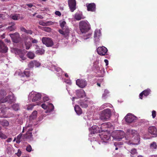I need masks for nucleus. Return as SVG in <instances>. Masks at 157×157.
I'll return each instance as SVG.
<instances>
[{
    "label": "nucleus",
    "mask_w": 157,
    "mask_h": 157,
    "mask_svg": "<svg viewBox=\"0 0 157 157\" xmlns=\"http://www.w3.org/2000/svg\"><path fill=\"white\" fill-rule=\"evenodd\" d=\"M42 41L43 43L47 47H51L54 44L52 39L47 37H43L42 38Z\"/></svg>",
    "instance_id": "6"
},
{
    "label": "nucleus",
    "mask_w": 157,
    "mask_h": 157,
    "mask_svg": "<svg viewBox=\"0 0 157 157\" xmlns=\"http://www.w3.org/2000/svg\"><path fill=\"white\" fill-rule=\"evenodd\" d=\"M35 105H27V109L28 110H32L33 108Z\"/></svg>",
    "instance_id": "50"
},
{
    "label": "nucleus",
    "mask_w": 157,
    "mask_h": 157,
    "mask_svg": "<svg viewBox=\"0 0 157 157\" xmlns=\"http://www.w3.org/2000/svg\"><path fill=\"white\" fill-rule=\"evenodd\" d=\"M124 118L126 122L128 124L134 122L137 119V118L136 116L130 113H128L125 116Z\"/></svg>",
    "instance_id": "5"
},
{
    "label": "nucleus",
    "mask_w": 157,
    "mask_h": 157,
    "mask_svg": "<svg viewBox=\"0 0 157 157\" xmlns=\"http://www.w3.org/2000/svg\"><path fill=\"white\" fill-rule=\"evenodd\" d=\"M55 14L59 16H61V13L59 11H56L55 12Z\"/></svg>",
    "instance_id": "59"
},
{
    "label": "nucleus",
    "mask_w": 157,
    "mask_h": 157,
    "mask_svg": "<svg viewBox=\"0 0 157 157\" xmlns=\"http://www.w3.org/2000/svg\"><path fill=\"white\" fill-rule=\"evenodd\" d=\"M37 113V112L36 111H34L30 116V118L31 119H34L36 117Z\"/></svg>",
    "instance_id": "34"
},
{
    "label": "nucleus",
    "mask_w": 157,
    "mask_h": 157,
    "mask_svg": "<svg viewBox=\"0 0 157 157\" xmlns=\"http://www.w3.org/2000/svg\"><path fill=\"white\" fill-rule=\"evenodd\" d=\"M101 35V33L100 32L98 31V30H95L94 32V38L95 39V40H96L97 39H98L99 37Z\"/></svg>",
    "instance_id": "31"
},
{
    "label": "nucleus",
    "mask_w": 157,
    "mask_h": 157,
    "mask_svg": "<svg viewBox=\"0 0 157 157\" xmlns=\"http://www.w3.org/2000/svg\"><path fill=\"white\" fill-rule=\"evenodd\" d=\"M22 136V134L20 133L17 137V140L16 141V142L17 144H19L21 141L20 140Z\"/></svg>",
    "instance_id": "43"
},
{
    "label": "nucleus",
    "mask_w": 157,
    "mask_h": 157,
    "mask_svg": "<svg viewBox=\"0 0 157 157\" xmlns=\"http://www.w3.org/2000/svg\"><path fill=\"white\" fill-rule=\"evenodd\" d=\"M15 100L14 97L13 95H8L5 98H2L0 99V105L1 103H3L6 102H8L10 103H11L13 102H14ZM0 106H1L0 105Z\"/></svg>",
    "instance_id": "7"
},
{
    "label": "nucleus",
    "mask_w": 157,
    "mask_h": 157,
    "mask_svg": "<svg viewBox=\"0 0 157 157\" xmlns=\"http://www.w3.org/2000/svg\"><path fill=\"white\" fill-rule=\"evenodd\" d=\"M21 31L27 34L32 35L33 32L32 31L30 30H27L25 28L23 27H21L20 29Z\"/></svg>",
    "instance_id": "24"
},
{
    "label": "nucleus",
    "mask_w": 157,
    "mask_h": 157,
    "mask_svg": "<svg viewBox=\"0 0 157 157\" xmlns=\"http://www.w3.org/2000/svg\"><path fill=\"white\" fill-rule=\"evenodd\" d=\"M86 6L88 11L95 12L96 11V5L94 3L86 4Z\"/></svg>",
    "instance_id": "15"
},
{
    "label": "nucleus",
    "mask_w": 157,
    "mask_h": 157,
    "mask_svg": "<svg viewBox=\"0 0 157 157\" xmlns=\"http://www.w3.org/2000/svg\"><path fill=\"white\" fill-rule=\"evenodd\" d=\"M112 113L110 109L107 108L101 112L99 118L101 120L104 121H106L110 117Z\"/></svg>",
    "instance_id": "2"
},
{
    "label": "nucleus",
    "mask_w": 157,
    "mask_h": 157,
    "mask_svg": "<svg viewBox=\"0 0 157 157\" xmlns=\"http://www.w3.org/2000/svg\"><path fill=\"white\" fill-rule=\"evenodd\" d=\"M109 105H110V104H109V103L104 104L101 106V108H102L104 109L105 108V107H107Z\"/></svg>",
    "instance_id": "55"
},
{
    "label": "nucleus",
    "mask_w": 157,
    "mask_h": 157,
    "mask_svg": "<svg viewBox=\"0 0 157 157\" xmlns=\"http://www.w3.org/2000/svg\"><path fill=\"white\" fill-rule=\"evenodd\" d=\"M156 112L155 110H153L152 112V118H155L156 116Z\"/></svg>",
    "instance_id": "54"
},
{
    "label": "nucleus",
    "mask_w": 157,
    "mask_h": 157,
    "mask_svg": "<svg viewBox=\"0 0 157 157\" xmlns=\"http://www.w3.org/2000/svg\"><path fill=\"white\" fill-rule=\"evenodd\" d=\"M10 17L14 20H18V17L16 14H11L10 15Z\"/></svg>",
    "instance_id": "40"
},
{
    "label": "nucleus",
    "mask_w": 157,
    "mask_h": 157,
    "mask_svg": "<svg viewBox=\"0 0 157 157\" xmlns=\"http://www.w3.org/2000/svg\"><path fill=\"white\" fill-rule=\"evenodd\" d=\"M39 28L45 31L48 32H51L52 30L51 28L48 27H42L40 26Z\"/></svg>",
    "instance_id": "35"
},
{
    "label": "nucleus",
    "mask_w": 157,
    "mask_h": 157,
    "mask_svg": "<svg viewBox=\"0 0 157 157\" xmlns=\"http://www.w3.org/2000/svg\"><path fill=\"white\" fill-rule=\"evenodd\" d=\"M151 90L150 89H147L143 91L139 95V97L141 99L143 98V96L144 95L145 96H147L150 94Z\"/></svg>",
    "instance_id": "16"
},
{
    "label": "nucleus",
    "mask_w": 157,
    "mask_h": 157,
    "mask_svg": "<svg viewBox=\"0 0 157 157\" xmlns=\"http://www.w3.org/2000/svg\"><path fill=\"white\" fill-rule=\"evenodd\" d=\"M75 18L77 21H79L82 19H84V17H83L82 14L76 13L75 14L74 16Z\"/></svg>",
    "instance_id": "23"
},
{
    "label": "nucleus",
    "mask_w": 157,
    "mask_h": 157,
    "mask_svg": "<svg viewBox=\"0 0 157 157\" xmlns=\"http://www.w3.org/2000/svg\"><path fill=\"white\" fill-rule=\"evenodd\" d=\"M94 67L97 71L99 70L100 68V67H99V66L98 65V63L96 62H95L94 63Z\"/></svg>",
    "instance_id": "47"
},
{
    "label": "nucleus",
    "mask_w": 157,
    "mask_h": 157,
    "mask_svg": "<svg viewBox=\"0 0 157 157\" xmlns=\"http://www.w3.org/2000/svg\"><path fill=\"white\" fill-rule=\"evenodd\" d=\"M10 36L14 42L17 43L19 42V35L18 33L10 34Z\"/></svg>",
    "instance_id": "14"
},
{
    "label": "nucleus",
    "mask_w": 157,
    "mask_h": 157,
    "mask_svg": "<svg viewBox=\"0 0 157 157\" xmlns=\"http://www.w3.org/2000/svg\"><path fill=\"white\" fill-rule=\"evenodd\" d=\"M8 50L6 45L2 40H0V52L5 53L7 52Z\"/></svg>",
    "instance_id": "11"
},
{
    "label": "nucleus",
    "mask_w": 157,
    "mask_h": 157,
    "mask_svg": "<svg viewBox=\"0 0 157 157\" xmlns=\"http://www.w3.org/2000/svg\"><path fill=\"white\" fill-rule=\"evenodd\" d=\"M131 154L134 155L137 153L136 149L135 148L132 149L130 151Z\"/></svg>",
    "instance_id": "48"
},
{
    "label": "nucleus",
    "mask_w": 157,
    "mask_h": 157,
    "mask_svg": "<svg viewBox=\"0 0 157 157\" xmlns=\"http://www.w3.org/2000/svg\"><path fill=\"white\" fill-rule=\"evenodd\" d=\"M113 125V123L112 124L111 123L109 122H105L102 124L101 128L103 126H105V128H112V127H114Z\"/></svg>",
    "instance_id": "21"
},
{
    "label": "nucleus",
    "mask_w": 157,
    "mask_h": 157,
    "mask_svg": "<svg viewBox=\"0 0 157 157\" xmlns=\"http://www.w3.org/2000/svg\"><path fill=\"white\" fill-rule=\"evenodd\" d=\"M34 60V65H35V66L36 67H38L40 66V63L36 61L35 60Z\"/></svg>",
    "instance_id": "52"
},
{
    "label": "nucleus",
    "mask_w": 157,
    "mask_h": 157,
    "mask_svg": "<svg viewBox=\"0 0 157 157\" xmlns=\"http://www.w3.org/2000/svg\"><path fill=\"white\" fill-rule=\"evenodd\" d=\"M113 138L118 140H120L124 136L125 133L122 130H116L113 133Z\"/></svg>",
    "instance_id": "4"
},
{
    "label": "nucleus",
    "mask_w": 157,
    "mask_h": 157,
    "mask_svg": "<svg viewBox=\"0 0 157 157\" xmlns=\"http://www.w3.org/2000/svg\"><path fill=\"white\" fill-rule=\"evenodd\" d=\"M30 71L28 69H25L23 73L21 75V80L24 82L28 81V78L30 75Z\"/></svg>",
    "instance_id": "8"
},
{
    "label": "nucleus",
    "mask_w": 157,
    "mask_h": 157,
    "mask_svg": "<svg viewBox=\"0 0 157 157\" xmlns=\"http://www.w3.org/2000/svg\"><path fill=\"white\" fill-rule=\"evenodd\" d=\"M41 97V95L40 94L37 93L35 95L32 99L33 102H35L40 100Z\"/></svg>",
    "instance_id": "22"
},
{
    "label": "nucleus",
    "mask_w": 157,
    "mask_h": 157,
    "mask_svg": "<svg viewBox=\"0 0 157 157\" xmlns=\"http://www.w3.org/2000/svg\"><path fill=\"white\" fill-rule=\"evenodd\" d=\"M109 91L106 90H105L104 91V92L102 95V97L104 98H105L108 95V94H109Z\"/></svg>",
    "instance_id": "44"
},
{
    "label": "nucleus",
    "mask_w": 157,
    "mask_h": 157,
    "mask_svg": "<svg viewBox=\"0 0 157 157\" xmlns=\"http://www.w3.org/2000/svg\"><path fill=\"white\" fill-rule=\"evenodd\" d=\"M156 128H148V132L151 134L156 135H157V130Z\"/></svg>",
    "instance_id": "25"
},
{
    "label": "nucleus",
    "mask_w": 157,
    "mask_h": 157,
    "mask_svg": "<svg viewBox=\"0 0 157 157\" xmlns=\"http://www.w3.org/2000/svg\"><path fill=\"white\" fill-rule=\"evenodd\" d=\"M85 93L82 89L77 90L76 91V95L79 98H82L85 96Z\"/></svg>",
    "instance_id": "19"
},
{
    "label": "nucleus",
    "mask_w": 157,
    "mask_h": 157,
    "mask_svg": "<svg viewBox=\"0 0 157 157\" xmlns=\"http://www.w3.org/2000/svg\"><path fill=\"white\" fill-rule=\"evenodd\" d=\"M48 99L49 98L48 97H45L43 98V100L44 101H48Z\"/></svg>",
    "instance_id": "62"
},
{
    "label": "nucleus",
    "mask_w": 157,
    "mask_h": 157,
    "mask_svg": "<svg viewBox=\"0 0 157 157\" xmlns=\"http://www.w3.org/2000/svg\"><path fill=\"white\" fill-rule=\"evenodd\" d=\"M1 124L3 127H7L9 125V123L6 120H4L0 122Z\"/></svg>",
    "instance_id": "27"
},
{
    "label": "nucleus",
    "mask_w": 157,
    "mask_h": 157,
    "mask_svg": "<svg viewBox=\"0 0 157 157\" xmlns=\"http://www.w3.org/2000/svg\"><path fill=\"white\" fill-rule=\"evenodd\" d=\"M41 106L44 109H47L48 107V106H47L44 103L41 105Z\"/></svg>",
    "instance_id": "57"
},
{
    "label": "nucleus",
    "mask_w": 157,
    "mask_h": 157,
    "mask_svg": "<svg viewBox=\"0 0 157 157\" xmlns=\"http://www.w3.org/2000/svg\"><path fill=\"white\" fill-rule=\"evenodd\" d=\"M68 4L71 11L73 12L76 9L75 0H68Z\"/></svg>",
    "instance_id": "13"
},
{
    "label": "nucleus",
    "mask_w": 157,
    "mask_h": 157,
    "mask_svg": "<svg viewBox=\"0 0 157 157\" xmlns=\"http://www.w3.org/2000/svg\"><path fill=\"white\" fill-rule=\"evenodd\" d=\"M36 17L40 19H43V17L42 15L40 14L36 16Z\"/></svg>",
    "instance_id": "63"
},
{
    "label": "nucleus",
    "mask_w": 157,
    "mask_h": 157,
    "mask_svg": "<svg viewBox=\"0 0 157 157\" xmlns=\"http://www.w3.org/2000/svg\"><path fill=\"white\" fill-rule=\"evenodd\" d=\"M25 46L26 49L27 50L29 49L31 46H32V44L30 41L25 42Z\"/></svg>",
    "instance_id": "37"
},
{
    "label": "nucleus",
    "mask_w": 157,
    "mask_h": 157,
    "mask_svg": "<svg viewBox=\"0 0 157 157\" xmlns=\"http://www.w3.org/2000/svg\"><path fill=\"white\" fill-rule=\"evenodd\" d=\"M66 23L65 21H62L61 22L60 21V26L62 29L65 28V26H66Z\"/></svg>",
    "instance_id": "42"
},
{
    "label": "nucleus",
    "mask_w": 157,
    "mask_h": 157,
    "mask_svg": "<svg viewBox=\"0 0 157 157\" xmlns=\"http://www.w3.org/2000/svg\"><path fill=\"white\" fill-rule=\"evenodd\" d=\"M5 14L0 13V18L3 19L5 17Z\"/></svg>",
    "instance_id": "61"
},
{
    "label": "nucleus",
    "mask_w": 157,
    "mask_h": 157,
    "mask_svg": "<svg viewBox=\"0 0 157 157\" xmlns=\"http://www.w3.org/2000/svg\"><path fill=\"white\" fill-rule=\"evenodd\" d=\"M0 137L3 139H6V135L3 134L2 132L1 131V129H0Z\"/></svg>",
    "instance_id": "51"
},
{
    "label": "nucleus",
    "mask_w": 157,
    "mask_h": 157,
    "mask_svg": "<svg viewBox=\"0 0 157 157\" xmlns=\"http://www.w3.org/2000/svg\"><path fill=\"white\" fill-rule=\"evenodd\" d=\"M28 67L30 68H32L33 67L34 65V60L30 62L28 64Z\"/></svg>",
    "instance_id": "45"
},
{
    "label": "nucleus",
    "mask_w": 157,
    "mask_h": 157,
    "mask_svg": "<svg viewBox=\"0 0 157 157\" xmlns=\"http://www.w3.org/2000/svg\"><path fill=\"white\" fill-rule=\"evenodd\" d=\"M44 50L42 48H40L36 51V53L38 55H41L44 53Z\"/></svg>",
    "instance_id": "28"
},
{
    "label": "nucleus",
    "mask_w": 157,
    "mask_h": 157,
    "mask_svg": "<svg viewBox=\"0 0 157 157\" xmlns=\"http://www.w3.org/2000/svg\"><path fill=\"white\" fill-rule=\"evenodd\" d=\"M110 137L106 135H104L103 136V140H108L109 139Z\"/></svg>",
    "instance_id": "53"
},
{
    "label": "nucleus",
    "mask_w": 157,
    "mask_h": 157,
    "mask_svg": "<svg viewBox=\"0 0 157 157\" xmlns=\"http://www.w3.org/2000/svg\"><path fill=\"white\" fill-rule=\"evenodd\" d=\"M12 108L15 111H17L19 109V106L17 104H14L12 106Z\"/></svg>",
    "instance_id": "41"
},
{
    "label": "nucleus",
    "mask_w": 157,
    "mask_h": 157,
    "mask_svg": "<svg viewBox=\"0 0 157 157\" xmlns=\"http://www.w3.org/2000/svg\"><path fill=\"white\" fill-rule=\"evenodd\" d=\"M150 147L152 149H156L157 148L156 143L155 142H153L150 144Z\"/></svg>",
    "instance_id": "36"
},
{
    "label": "nucleus",
    "mask_w": 157,
    "mask_h": 157,
    "mask_svg": "<svg viewBox=\"0 0 157 157\" xmlns=\"http://www.w3.org/2000/svg\"><path fill=\"white\" fill-rule=\"evenodd\" d=\"M21 37L23 41H24V43H25V42H27V40L28 39H29V37L31 36H28L25 34H23L22 35Z\"/></svg>",
    "instance_id": "32"
},
{
    "label": "nucleus",
    "mask_w": 157,
    "mask_h": 157,
    "mask_svg": "<svg viewBox=\"0 0 157 157\" xmlns=\"http://www.w3.org/2000/svg\"><path fill=\"white\" fill-rule=\"evenodd\" d=\"M62 29L63 30L59 29V32L61 34L63 35L65 37L68 36L70 33V30L68 27L65 26V28H63Z\"/></svg>",
    "instance_id": "12"
},
{
    "label": "nucleus",
    "mask_w": 157,
    "mask_h": 157,
    "mask_svg": "<svg viewBox=\"0 0 157 157\" xmlns=\"http://www.w3.org/2000/svg\"><path fill=\"white\" fill-rule=\"evenodd\" d=\"M114 146L116 147V148H115V150H117L118 149V147H119L118 145V144L117 142H115L114 144Z\"/></svg>",
    "instance_id": "60"
},
{
    "label": "nucleus",
    "mask_w": 157,
    "mask_h": 157,
    "mask_svg": "<svg viewBox=\"0 0 157 157\" xmlns=\"http://www.w3.org/2000/svg\"><path fill=\"white\" fill-rule=\"evenodd\" d=\"M0 94L1 95V97L0 98V99L2 98H4V97L5 96L6 94V91L4 90H1L0 91Z\"/></svg>",
    "instance_id": "39"
},
{
    "label": "nucleus",
    "mask_w": 157,
    "mask_h": 157,
    "mask_svg": "<svg viewBox=\"0 0 157 157\" xmlns=\"http://www.w3.org/2000/svg\"><path fill=\"white\" fill-rule=\"evenodd\" d=\"M75 110L78 115H80L82 113V110L81 109L80 107L78 105H75L74 107Z\"/></svg>",
    "instance_id": "20"
},
{
    "label": "nucleus",
    "mask_w": 157,
    "mask_h": 157,
    "mask_svg": "<svg viewBox=\"0 0 157 157\" xmlns=\"http://www.w3.org/2000/svg\"><path fill=\"white\" fill-rule=\"evenodd\" d=\"M89 102L87 100L80 101L79 102L78 104L81 106L83 108H86L88 106Z\"/></svg>",
    "instance_id": "18"
},
{
    "label": "nucleus",
    "mask_w": 157,
    "mask_h": 157,
    "mask_svg": "<svg viewBox=\"0 0 157 157\" xmlns=\"http://www.w3.org/2000/svg\"><path fill=\"white\" fill-rule=\"evenodd\" d=\"M76 84L79 87L83 88L87 85V82L85 79H78L76 81Z\"/></svg>",
    "instance_id": "9"
},
{
    "label": "nucleus",
    "mask_w": 157,
    "mask_h": 157,
    "mask_svg": "<svg viewBox=\"0 0 157 157\" xmlns=\"http://www.w3.org/2000/svg\"><path fill=\"white\" fill-rule=\"evenodd\" d=\"M54 108L53 105L52 103H50L48 106L47 111L49 112H51L54 110Z\"/></svg>",
    "instance_id": "30"
},
{
    "label": "nucleus",
    "mask_w": 157,
    "mask_h": 157,
    "mask_svg": "<svg viewBox=\"0 0 157 157\" xmlns=\"http://www.w3.org/2000/svg\"><path fill=\"white\" fill-rule=\"evenodd\" d=\"M33 129L32 128H30L29 130L26 133V134L27 135L28 137L29 138L31 137L32 136V133L31 132Z\"/></svg>",
    "instance_id": "38"
},
{
    "label": "nucleus",
    "mask_w": 157,
    "mask_h": 157,
    "mask_svg": "<svg viewBox=\"0 0 157 157\" xmlns=\"http://www.w3.org/2000/svg\"><path fill=\"white\" fill-rule=\"evenodd\" d=\"M80 30L82 33H85L90 29L89 23L87 21H82L79 23Z\"/></svg>",
    "instance_id": "3"
},
{
    "label": "nucleus",
    "mask_w": 157,
    "mask_h": 157,
    "mask_svg": "<svg viewBox=\"0 0 157 157\" xmlns=\"http://www.w3.org/2000/svg\"><path fill=\"white\" fill-rule=\"evenodd\" d=\"M52 22L48 21L47 22H45L43 21H40L39 22V24L43 26H46L49 25L51 24H50V23Z\"/></svg>",
    "instance_id": "33"
},
{
    "label": "nucleus",
    "mask_w": 157,
    "mask_h": 157,
    "mask_svg": "<svg viewBox=\"0 0 157 157\" xmlns=\"http://www.w3.org/2000/svg\"><path fill=\"white\" fill-rule=\"evenodd\" d=\"M107 51V48L104 46L98 47L97 49V53L101 56L105 55Z\"/></svg>",
    "instance_id": "10"
},
{
    "label": "nucleus",
    "mask_w": 157,
    "mask_h": 157,
    "mask_svg": "<svg viewBox=\"0 0 157 157\" xmlns=\"http://www.w3.org/2000/svg\"><path fill=\"white\" fill-rule=\"evenodd\" d=\"M26 151L28 152H30L31 151L32 148L31 146L29 145L26 148Z\"/></svg>",
    "instance_id": "56"
},
{
    "label": "nucleus",
    "mask_w": 157,
    "mask_h": 157,
    "mask_svg": "<svg viewBox=\"0 0 157 157\" xmlns=\"http://www.w3.org/2000/svg\"><path fill=\"white\" fill-rule=\"evenodd\" d=\"M126 133L127 135H130V137L133 136L135 137L134 140V142L132 143V144L137 145L140 144V137L139 134L134 129H129L127 130Z\"/></svg>",
    "instance_id": "1"
},
{
    "label": "nucleus",
    "mask_w": 157,
    "mask_h": 157,
    "mask_svg": "<svg viewBox=\"0 0 157 157\" xmlns=\"http://www.w3.org/2000/svg\"><path fill=\"white\" fill-rule=\"evenodd\" d=\"M34 53L31 52H29L27 54V56L29 59H33L35 57Z\"/></svg>",
    "instance_id": "29"
},
{
    "label": "nucleus",
    "mask_w": 157,
    "mask_h": 157,
    "mask_svg": "<svg viewBox=\"0 0 157 157\" xmlns=\"http://www.w3.org/2000/svg\"><path fill=\"white\" fill-rule=\"evenodd\" d=\"M29 40L32 41V43H37L38 42V41L37 40L35 39H34L31 37H29Z\"/></svg>",
    "instance_id": "49"
},
{
    "label": "nucleus",
    "mask_w": 157,
    "mask_h": 157,
    "mask_svg": "<svg viewBox=\"0 0 157 157\" xmlns=\"http://www.w3.org/2000/svg\"><path fill=\"white\" fill-rule=\"evenodd\" d=\"M102 128H89V131L91 134L100 133L103 132Z\"/></svg>",
    "instance_id": "17"
},
{
    "label": "nucleus",
    "mask_w": 157,
    "mask_h": 157,
    "mask_svg": "<svg viewBox=\"0 0 157 157\" xmlns=\"http://www.w3.org/2000/svg\"><path fill=\"white\" fill-rule=\"evenodd\" d=\"M0 117L2 118H7L8 117V116L6 114L5 109H2L1 110V112L0 113Z\"/></svg>",
    "instance_id": "26"
},
{
    "label": "nucleus",
    "mask_w": 157,
    "mask_h": 157,
    "mask_svg": "<svg viewBox=\"0 0 157 157\" xmlns=\"http://www.w3.org/2000/svg\"><path fill=\"white\" fill-rule=\"evenodd\" d=\"M7 29L10 31H12L15 30L16 27L14 25H12L11 26H8Z\"/></svg>",
    "instance_id": "46"
},
{
    "label": "nucleus",
    "mask_w": 157,
    "mask_h": 157,
    "mask_svg": "<svg viewBox=\"0 0 157 157\" xmlns=\"http://www.w3.org/2000/svg\"><path fill=\"white\" fill-rule=\"evenodd\" d=\"M21 150L20 149H18L17 152L16 153V154L19 157L21 156Z\"/></svg>",
    "instance_id": "58"
},
{
    "label": "nucleus",
    "mask_w": 157,
    "mask_h": 157,
    "mask_svg": "<svg viewBox=\"0 0 157 157\" xmlns=\"http://www.w3.org/2000/svg\"><path fill=\"white\" fill-rule=\"evenodd\" d=\"M104 62L106 64V66L108 65V63H109L108 60L107 59H105L104 60Z\"/></svg>",
    "instance_id": "64"
}]
</instances>
